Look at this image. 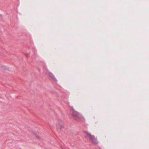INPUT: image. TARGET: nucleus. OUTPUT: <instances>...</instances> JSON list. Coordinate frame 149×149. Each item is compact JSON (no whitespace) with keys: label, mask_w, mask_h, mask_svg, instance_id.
I'll return each mask as SVG.
<instances>
[{"label":"nucleus","mask_w":149,"mask_h":149,"mask_svg":"<svg viewBox=\"0 0 149 149\" xmlns=\"http://www.w3.org/2000/svg\"><path fill=\"white\" fill-rule=\"evenodd\" d=\"M85 133L86 134L87 137L89 139L91 142L93 144L96 145L98 143V142L94 136L92 135L91 133L88 132H85Z\"/></svg>","instance_id":"nucleus-1"},{"label":"nucleus","mask_w":149,"mask_h":149,"mask_svg":"<svg viewBox=\"0 0 149 149\" xmlns=\"http://www.w3.org/2000/svg\"><path fill=\"white\" fill-rule=\"evenodd\" d=\"M47 73L49 75V76L51 77L52 79H54L55 81H56L57 80L55 78L54 76L53 75V74L51 72L47 71Z\"/></svg>","instance_id":"nucleus-3"},{"label":"nucleus","mask_w":149,"mask_h":149,"mask_svg":"<svg viewBox=\"0 0 149 149\" xmlns=\"http://www.w3.org/2000/svg\"><path fill=\"white\" fill-rule=\"evenodd\" d=\"M25 55L27 57H28L29 56V54H26Z\"/></svg>","instance_id":"nucleus-5"},{"label":"nucleus","mask_w":149,"mask_h":149,"mask_svg":"<svg viewBox=\"0 0 149 149\" xmlns=\"http://www.w3.org/2000/svg\"><path fill=\"white\" fill-rule=\"evenodd\" d=\"M36 136L37 137V138H38V137L37 136Z\"/></svg>","instance_id":"nucleus-6"},{"label":"nucleus","mask_w":149,"mask_h":149,"mask_svg":"<svg viewBox=\"0 0 149 149\" xmlns=\"http://www.w3.org/2000/svg\"><path fill=\"white\" fill-rule=\"evenodd\" d=\"M63 125H61L60 126V129H61V128H63Z\"/></svg>","instance_id":"nucleus-4"},{"label":"nucleus","mask_w":149,"mask_h":149,"mask_svg":"<svg viewBox=\"0 0 149 149\" xmlns=\"http://www.w3.org/2000/svg\"><path fill=\"white\" fill-rule=\"evenodd\" d=\"M71 113L75 119H77L80 117V115L79 113L75 111L72 107L71 108Z\"/></svg>","instance_id":"nucleus-2"}]
</instances>
